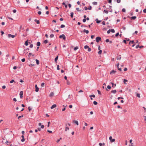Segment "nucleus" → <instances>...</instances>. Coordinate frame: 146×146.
Segmentation results:
<instances>
[{
  "label": "nucleus",
  "instance_id": "nucleus-1",
  "mask_svg": "<svg viewBox=\"0 0 146 146\" xmlns=\"http://www.w3.org/2000/svg\"><path fill=\"white\" fill-rule=\"evenodd\" d=\"M101 38L99 36H98L96 38V42H98L100 41H101Z\"/></svg>",
  "mask_w": 146,
  "mask_h": 146
},
{
  "label": "nucleus",
  "instance_id": "nucleus-2",
  "mask_svg": "<svg viewBox=\"0 0 146 146\" xmlns=\"http://www.w3.org/2000/svg\"><path fill=\"white\" fill-rule=\"evenodd\" d=\"M17 35V34H15V35H12L11 34H9L8 35V36L9 38L11 37L12 38H14Z\"/></svg>",
  "mask_w": 146,
  "mask_h": 146
},
{
  "label": "nucleus",
  "instance_id": "nucleus-3",
  "mask_svg": "<svg viewBox=\"0 0 146 146\" xmlns=\"http://www.w3.org/2000/svg\"><path fill=\"white\" fill-rule=\"evenodd\" d=\"M134 42L133 40L132 41H130L129 42V44L130 45L131 44H132V46L133 47H134L135 45V44H134Z\"/></svg>",
  "mask_w": 146,
  "mask_h": 146
},
{
  "label": "nucleus",
  "instance_id": "nucleus-4",
  "mask_svg": "<svg viewBox=\"0 0 146 146\" xmlns=\"http://www.w3.org/2000/svg\"><path fill=\"white\" fill-rule=\"evenodd\" d=\"M109 140H110V142L111 143L115 141V139H112V137L111 136H110L109 138Z\"/></svg>",
  "mask_w": 146,
  "mask_h": 146
},
{
  "label": "nucleus",
  "instance_id": "nucleus-5",
  "mask_svg": "<svg viewBox=\"0 0 146 146\" xmlns=\"http://www.w3.org/2000/svg\"><path fill=\"white\" fill-rule=\"evenodd\" d=\"M59 38H62L64 40H65L66 39V36L64 34H62V35H60L59 36Z\"/></svg>",
  "mask_w": 146,
  "mask_h": 146
},
{
  "label": "nucleus",
  "instance_id": "nucleus-6",
  "mask_svg": "<svg viewBox=\"0 0 146 146\" xmlns=\"http://www.w3.org/2000/svg\"><path fill=\"white\" fill-rule=\"evenodd\" d=\"M20 95V98H21L23 97V92L22 91H21L20 92L19 94Z\"/></svg>",
  "mask_w": 146,
  "mask_h": 146
},
{
  "label": "nucleus",
  "instance_id": "nucleus-7",
  "mask_svg": "<svg viewBox=\"0 0 146 146\" xmlns=\"http://www.w3.org/2000/svg\"><path fill=\"white\" fill-rule=\"evenodd\" d=\"M35 88H36V89H35V91L36 92H38V90H39V88L37 87V85H35Z\"/></svg>",
  "mask_w": 146,
  "mask_h": 146
},
{
  "label": "nucleus",
  "instance_id": "nucleus-8",
  "mask_svg": "<svg viewBox=\"0 0 146 146\" xmlns=\"http://www.w3.org/2000/svg\"><path fill=\"white\" fill-rule=\"evenodd\" d=\"M56 104H54L50 108L51 109H53L54 108H55L56 107Z\"/></svg>",
  "mask_w": 146,
  "mask_h": 146
},
{
  "label": "nucleus",
  "instance_id": "nucleus-9",
  "mask_svg": "<svg viewBox=\"0 0 146 146\" xmlns=\"http://www.w3.org/2000/svg\"><path fill=\"white\" fill-rule=\"evenodd\" d=\"M136 18V17L135 16H133L130 17L131 20H135Z\"/></svg>",
  "mask_w": 146,
  "mask_h": 146
},
{
  "label": "nucleus",
  "instance_id": "nucleus-10",
  "mask_svg": "<svg viewBox=\"0 0 146 146\" xmlns=\"http://www.w3.org/2000/svg\"><path fill=\"white\" fill-rule=\"evenodd\" d=\"M73 122L75 123L77 125H78V121L74 120L73 121Z\"/></svg>",
  "mask_w": 146,
  "mask_h": 146
},
{
  "label": "nucleus",
  "instance_id": "nucleus-11",
  "mask_svg": "<svg viewBox=\"0 0 146 146\" xmlns=\"http://www.w3.org/2000/svg\"><path fill=\"white\" fill-rule=\"evenodd\" d=\"M117 92V91L116 90H111V93H113V94H115Z\"/></svg>",
  "mask_w": 146,
  "mask_h": 146
},
{
  "label": "nucleus",
  "instance_id": "nucleus-12",
  "mask_svg": "<svg viewBox=\"0 0 146 146\" xmlns=\"http://www.w3.org/2000/svg\"><path fill=\"white\" fill-rule=\"evenodd\" d=\"M34 21L35 22H36V23L37 24H39L40 23V21L39 20H37L36 19H35L34 20Z\"/></svg>",
  "mask_w": 146,
  "mask_h": 146
},
{
  "label": "nucleus",
  "instance_id": "nucleus-13",
  "mask_svg": "<svg viewBox=\"0 0 146 146\" xmlns=\"http://www.w3.org/2000/svg\"><path fill=\"white\" fill-rule=\"evenodd\" d=\"M116 71H115L114 70H113L111 72L110 74H115L116 73Z\"/></svg>",
  "mask_w": 146,
  "mask_h": 146
},
{
  "label": "nucleus",
  "instance_id": "nucleus-14",
  "mask_svg": "<svg viewBox=\"0 0 146 146\" xmlns=\"http://www.w3.org/2000/svg\"><path fill=\"white\" fill-rule=\"evenodd\" d=\"M83 32H84L86 33V34H88L89 33V31L88 30H87L85 29H84L83 30Z\"/></svg>",
  "mask_w": 146,
  "mask_h": 146
},
{
  "label": "nucleus",
  "instance_id": "nucleus-15",
  "mask_svg": "<svg viewBox=\"0 0 146 146\" xmlns=\"http://www.w3.org/2000/svg\"><path fill=\"white\" fill-rule=\"evenodd\" d=\"M54 94L53 92H52L50 93V94L49 95V96L50 97L52 96H53Z\"/></svg>",
  "mask_w": 146,
  "mask_h": 146
},
{
  "label": "nucleus",
  "instance_id": "nucleus-16",
  "mask_svg": "<svg viewBox=\"0 0 146 146\" xmlns=\"http://www.w3.org/2000/svg\"><path fill=\"white\" fill-rule=\"evenodd\" d=\"M96 23H100L101 22V21H98V19H96Z\"/></svg>",
  "mask_w": 146,
  "mask_h": 146
},
{
  "label": "nucleus",
  "instance_id": "nucleus-17",
  "mask_svg": "<svg viewBox=\"0 0 146 146\" xmlns=\"http://www.w3.org/2000/svg\"><path fill=\"white\" fill-rule=\"evenodd\" d=\"M36 63L38 65L39 63V60H38L37 59H36Z\"/></svg>",
  "mask_w": 146,
  "mask_h": 146
},
{
  "label": "nucleus",
  "instance_id": "nucleus-18",
  "mask_svg": "<svg viewBox=\"0 0 146 146\" xmlns=\"http://www.w3.org/2000/svg\"><path fill=\"white\" fill-rule=\"evenodd\" d=\"M111 84H112V87H115V86H116V84H115L114 86L113 83L111 82Z\"/></svg>",
  "mask_w": 146,
  "mask_h": 146
},
{
  "label": "nucleus",
  "instance_id": "nucleus-19",
  "mask_svg": "<svg viewBox=\"0 0 146 146\" xmlns=\"http://www.w3.org/2000/svg\"><path fill=\"white\" fill-rule=\"evenodd\" d=\"M25 44L26 46H27L28 45V40H27L25 42Z\"/></svg>",
  "mask_w": 146,
  "mask_h": 146
},
{
  "label": "nucleus",
  "instance_id": "nucleus-20",
  "mask_svg": "<svg viewBox=\"0 0 146 146\" xmlns=\"http://www.w3.org/2000/svg\"><path fill=\"white\" fill-rule=\"evenodd\" d=\"M40 43L39 42H38L36 43V45L37 46H40Z\"/></svg>",
  "mask_w": 146,
  "mask_h": 146
},
{
  "label": "nucleus",
  "instance_id": "nucleus-21",
  "mask_svg": "<svg viewBox=\"0 0 146 146\" xmlns=\"http://www.w3.org/2000/svg\"><path fill=\"white\" fill-rule=\"evenodd\" d=\"M78 48V46H76L74 47V50L75 51Z\"/></svg>",
  "mask_w": 146,
  "mask_h": 146
},
{
  "label": "nucleus",
  "instance_id": "nucleus-22",
  "mask_svg": "<svg viewBox=\"0 0 146 146\" xmlns=\"http://www.w3.org/2000/svg\"><path fill=\"white\" fill-rule=\"evenodd\" d=\"M89 48V47L88 45H86L84 47V48L85 49H87V48Z\"/></svg>",
  "mask_w": 146,
  "mask_h": 146
},
{
  "label": "nucleus",
  "instance_id": "nucleus-23",
  "mask_svg": "<svg viewBox=\"0 0 146 146\" xmlns=\"http://www.w3.org/2000/svg\"><path fill=\"white\" fill-rule=\"evenodd\" d=\"M97 2H94L92 3V4L94 5H97Z\"/></svg>",
  "mask_w": 146,
  "mask_h": 146
},
{
  "label": "nucleus",
  "instance_id": "nucleus-24",
  "mask_svg": "<svg viewBox=\"0 0 146 146\" xmlns=\"http://www.w3.org/2000/svg\"><path fill=\"white\" fill-rule=\"evenodd\" d=\"M74 14V13L73 12H71L70 13V16L72 18L73 17V15Z\"/></svg>",
  "mask_w": 146,
  "mask_h": 146
},
{
  "label": "nucleus",
  "instance_id": "nucleus-25",
  "mask_svg": "<svg viewBox=\"0 0 146 146\" xmlns=\"http://www.w3.org/2000/svg\"><path fill=\"white\" fill-rule=\"evenodd\" d=\"M48 42V40H46L44 41V44H46Z\"/></svg>",
  "mask_w": 146,
  "mask_h": 146
},
{
  "label": "nucleus",
  "instance_id": "nucleus-26",
  "mask_svg": "<svg viewBox=\"0 0 146 146\" xmlns=\"http://www.w3.org/2000/svg\"><path fill=\"white\" fill-rule=\"evenodd\" d=\"M103 12L105 13L106 14H108V11L107 10H104L103 11Z\"/></svg>",
  "mask_w": 146,
  "mask_h": 146
},
{
  "label": "nucleus",
  "instance_id": "nucleus-27",
  "mask_svg": "<svg viewBox=\"0 0 146 146\" xmlns=\"http://www.w3.org/2000/svg\"><path fill=\"white\" fill-rule=\"evenodd\" d=\"M93 104L95 105H96L98 104V103L96 101H94L93 102Z\"/></svg>",
  "mask_w": 146,
  "mask_h": 146
},
{
  "label": "nucleus",
  "instance_id": "nucleus-28",
  "mask_svg": "<svg viewBox=\"0 0 146 146\" xmlns=\"http://www.w3.org/2000/svg\"><path fill=\"white\" fill-rule=\"evenodd\" d=\"M69 130V128L68 127H66L65 128V131H66L68 130Z\"/></svg>",
  "mask_w": 146,
  "mask_h": 146
},
{
  "label": "nucleus",
  "instance_id": "nucleus-29",
  "mask_svg": "<svg viewBox=\"0 0 146 146\" xmlns=\"http://www.w3.org/2000/svg\"><path fill=\"white\" fill-rule=\"evenodd\" d=\"M102 50H100V51L98 52V53L99 54H101L102 53Z\"/></svg>",
  "mask_w": 146,
  "mask_h": 146
},
{
  "label": "nucleus",
  "instance_id": "nucleus-30",
  "mask_svg": "<svg viewBox=\"0 0 146 146\" xmlns=\"http://www.w3.org/2000/svg\"><path fill=\"white\" fill-rule=\"evenodd\" d=\"M44 84H45L44 83H41V86L42 87H43L44 86Z\"/></svg>",
  "mask_w": 146,
  "mask_h": 146
},
{
  "label": "nucleus",
  "instance_id": "nucleus-31",
  "mask_svg": "<svg viewBox=\"0 0 146 146\" xmlns=\"http://www.w3.org/2000/svg\"><path fill=\"white\" fill-rule=\"evenodd\" d=\"M111 30V31L112 33H114L115 32V30L113 29H112Z\"/></svg>",
  "mask_w": 146,
  "mask_h": 146
},
{
  "label": "nucleus",
  "instance_id": "nucleus-32",
  "mask_svg": "<svg viewBox=\"0 0 146 146\" xmlns=\"http://www.w3.org/2000/svg\"><path fill=\"white\" fill-rule=\"evenodd\" d=\"M89 96L90 98H91L92 97H93V98H94L95 97V96L94 95H90Z\"/></svg>",
  "mask_w": 146,
  "mask_h": 146
},
{
  "label": "nucleus",
  "instance_id": "nucleus-33",
  "mask_svg": "<svg viewBox=\"0 0 146 146\" xmlns=\"http://www.w3.org/2000/svg\"><path fill=\"white\" fill-rule=\"evenodd\" d=\"M65 27V26L64 25H62L60 26V27L61 28H64Z\"/></svg>",
  "mask_w": 146,
  "mask_h": 146
},
{
  "label": "nucleus",
  "instance_id": "nucleus-34",
  "mask_svg": "<svg viewBox=\"0 0 146 146\" xmlns=\"http://www.w3.org/2000/svg\"><path fill=\"white\" fill-rule=\"evenodd\" d=\"M127 80H126L125 79H124V80H123V82H124V84H126V83H125V82H127Z\"/></svg>",
  "mask_w": 146,
  "mask_h": 146
},
{
  "label": "nucleus",
  "instance_id": "nucleus-35",
  "mask_svg": "<svg viewBox=\"0 0 146 146\" xmlns=\"http://www.w3.org/2000/svg\"><path fill=\"white\" fill-rule=\"evenodd\" d=\"M58 56H57L55 58V62H56L57 60L58 59Z\"/></svg>",
  "mask_w": 146,
  "mask_h": 146
},
{
  "label": "nucleus",
  "instance_id": "nucleus-36",
  "mask_svg": "<svg viewBox=\"0 0 146 146\" xmlns=\"http://www.w3.org/2000/svg\"><path fill=\"white\" fill-rule=\"evenodd\" d=\"M54 35L53 34H51V35H50V38H52L54 37Z\"/></svg>",
  "mask_w": 146,
  "mask_h": 146
},
{
  "label": "nucleus",
  "instance_id": "nucleus-37",
  "mask_svg": "<svg viewBox=\"0 0 146 146\" xmlns=\"http://www.w3.org/2000/svg\"><path fill=\"white\" fill-rule=\"evenodd\" d=\"M57 69L58 70H60L59 66V65H57Z\"/></svg>",
  "mask_w": 146,
  "mask_h": 146
},
{
  "label": "nucleus",
  "instance_id": "nucleus-38",
  "mask_svg": "<svg viewBox=\"0 0 146 146\" xmlns=\"http://www.w3.org/2000/svg\"><path fill=\"white\" fill-rule=\"evenodd\" d=\"M137 96L139 98L140 97V94L139 93H137Z\"/></svg>",
  "mask_w": 146,
  "mask_h": 146
},
{
  "label": "nucleus",
  "instance_id": "nucleus-39",
  "mask_svg": "<svg viewBox=\"0 0 146 146\" xmlns=\"http://www.w3.org/2000/svg\"><path fill=\"white\" fill-rule=\"evenodd\" d=\"M14 82H15L14 80H12L10 81V83H12Z\"/></svg>",
  "mask_w": 146,
  "mask_h": 146
},
{
  "label": "nucleus",
  "instance_id": "nucleus-40",
  "mask_svg": "<svg viewBox=\"0 0 146 146\" xmlns=\"http://www.w3.org/2000/svg\"><path fill=\"white\" fill-rule=\"evenodd\" d=\"M122 11L123 12H125L126 11L125 9L124 8H123L122 9Z\"/></svg>",
  "mask_w": 146,
  "mask_h": 146
},
{
  "label": "nucleus",
  "instance_id": "nucleus-41",
  "mask_svg": "<svg viewBox=\"0 0 146 146\" xmlns=\"http://www.w3.org/2000/svg\"><path fill=\"white\" fill-rule=\"evenodd\" d=\"M25 58H23L22 59H21V61L23 62H24L25 61Z\"/></svg>",
  "mask_w": 146,
  "mask_h": 146
},
{
  "label": "nucleus",
  "instance_id": "nucleus-42",
  "mask_svg": "<svg viewBox=\"0 0 146 146\" xmlns=\"http://www.w3.org/2000/svg\"><path fill=\"white\" fill-rule=\"evenodd\" d=\"M107 88L108 89H110L111 88V86H110V85H108L107 86Z\"/></svg>",
  "mask_w": 146,
  "mask_h": 146
},
{
  "label": "nucleus",
  "instance_id": "nucleus-43",
  "mask_svg": "<svg viewBox=\"0 0 146 146\" xmlns=\"http://www.w3.org/2000/svg\"><path fill=\"white\" fill-rule=\"evenodd\" d=\"M33 47V45L32 44H30L29 46V47L30 48H32Z\"/></svg>",
  "mask_w": 146,
  "mask_h": 146
},
{
  "label": "nucleus",
  "instance_id": "nucleus-44",
  "mask_svg": "<svg viewBox=\"0 0 146 146\" xmlns=\"http://www.w3.org/2000/svg\"><path fill=\"white\" fill-rule=\"evenodd\" d=\"M111 32V30L110 29L107 32V33L108 34H109Z\"/></svg>",
  "mask_w": 146,
  "mask_h": 146
},
{
  "label": "nucleus",
  "instance_id": "nucleus-45",
  "mask_svg": "<svg viewBox=\"0 0 146 146\" xmlns=\"http://www.w3.org/2000/svg\"><path fill=\"white\" fill-rule=\"evenodd\" d=\"M97 91L98 92V94L100 95L101 94V92L99 90H98Z\"/></svg>",
  "mask_w": 146,
  "mask_h": 146
},
{
  "label": "nucleus",
  "instance_id": "nucleus-46",
  "mask_svg": "<svg viewBox=\"0 0 146 146\" xmlns=\"http://www.w3.org/2000/svg\"><path fill=\"white\" fill-rule=\"evenodd\" d=\"M119 35V33H117L115 34V36L116 37H117V36H118Z\"/></svg>",
  "mask_w": 146,
  "mask_h": 146
},
{
  "label": "nucleus",
  "instance_id": "nucleus-47",
  "mask_svg": "<svg viewBox=\"0 0 146 146\" xmlns=\"http://www.w3.org/2000/svg\"><path fill=\"white\" fill-rule=\"evenodd\" d=\"M47 132H49L50 133H52V131L49 130H47Z\"/></svg>",
  "mask_w": 146,
  "mask_h": 146
},
{
  "label": "nucleus",
  "instance_id": "nucleus-48",
  "mask_svg": "<svg viewBox=\"0 0 146 146\" xmlns=\"http://www.w3.org/2000/svg\"><path fill=\"white\" fill-rule=\"evenodd\" d=\"M31 108L30 107H28V110L29 111H30L31 110Z\"/></svg>",
  "mask_w": 146,
  "mask_h": 146
},
{
  "label": "nucleus",
  "instance_id": "nucleus-49",
  "mask_svg": "<svg viewBox=\"0 0 146 146\" xmlns=\"http://www.w3.org/2000/svg\"><path fill=\"white\" fill-rule=\"evenodd\" d=\"M25 140V139L24 138H22V139H21V141L22 142H23Z\"/></svg>",
  "mask_w": 146,
  "mask_h": 146
},
{
  "label": "nucleus",
  "instance_id": "nucleus-50",
  "mask_svg": "<svg viewBox=\"0 0 146 146\" xmlns=\"http://www.w3.org/2000/svg\"><path fill=\"white\" fill-rule=\"evenodd\" d=\"M92 9V7L91 6H90L88 8V9L89 10H91Z\"/></svg>",
  "mask_w": 146,
  "mask_h": 146
},
{
  "label": "nucleus",
  "instance_id": "nucleus-51",
  "mask_svg": "<svg viewBox=\"0 0 146 146\" xmlns=\"http://www.w3.org/2000/svg\"><path fill=\"white\" fill-rule=\"evenodd\" d=\"M70 126V123L67 124L66 125V127H67L68 126Z\"/></svg>",
  "mask_w": 146,
  "mask_h": 146
},
{
  "label": "nucleus",
  "instance_id": "nucleus-52",
  "mask_svg": "<svg viewBox=\"0 0 146 146\" xmlns=\"http://www.w3.org/2000/svg\"><path fill=\"white\" fill-rule=\"evenodd\" d=\"M91 49L89 47L88 48V52H90L91 51Z\"/></svg>",
  "mask_w": 146,
  "mask_h": 146
},
{
  "label": "nucleus",
  "instance_id": "nucleus-53",
  "mask_svg": "<svg viewBox=\"0 0 146 146\" xmlns=\"http://www.w3.org/2000/svg\"><path fill=\"white\" fill-rule=\"evenodd\" d=\"M86 19H84L83 20V22L84 23L85 22H86Z\"/></svg>",
  "mask_w": 146,
  "mask_h": 146
},
{
  "label": "nucleus",
  "instance_id": "nucleus-54",
  "mask_svg": "<svg viewBox=\"0 0 146 146\" xmlns=\"http://www.w3.org/2000/svg\"><path fill=\"white\" fill-rule=\"evenodd\" d=\"M117 3H119L121 2V0H117Z\"/></svg>",
  "mask_w": 146,
  "mask_h": 146
},
{
  "label": "nucleus",
  "instance_id": "nucleus-55",
  "mask_svg": "<svg viewBox=\"0 0 146 146\" xmlns=\"http://www.w3.org/2000/svg\"><path fill=\"white\" fill-rule=\"evenodd\" d=\"M61 139H62V138H60L59 139H58L57 141V142L58 143L60 141V140Z\"/></svg>",
  "mask_w": 146,
  "mask_h": 146
},
{
  "label": "nucleus",
  "instance_id": "nucleus-56",
  "mask_svg": "<svg viewBox=\"0 0 146 146\" xmlns=\"http://www.w3.org/2000/svg\"><path fill=\"white\" fill-rule=\"evenodd\" d=\"M127 68H125L124 69V71H127Z\"/></svg>",
  "mask_w": 146,
  "mask_h": 146
},
{
  "label": "nucleus",
  "instance_id": "nucleus-57",
  "mask_svg": "<svg viewBox=\"0 0 146 146\" xmlns=\"http://www.w3.org/2000/svg\"><path fill=\"white\" fill-rule=\"evenodd\" d=\"M94 37V36L92 35L91 36V37L92 39H93Z\"/></svg>",
  "mask_w": 146,
  "mask_h": 146
},
{
  "label": "nucleus",
  "instance_id": "nucleus-58",
  "mask_svg": "<svg viewBox=\"0 0 146 146\" xmlns=\"http://www.w3.org/2000/svg\"><path fill=\"white\" fill-rule=\"evenodd\" d=\"M109 39H107L106 40V42H109Z\"/></svg>",
  "mask_w": 146,
  "mask_h": 146
},
{
  "label": "nucleus",
  "instance_id": "nucleus-59",
  "mask_svg": "<svg viewBox=\"0 0 146 146\" xmlns=\"http://www.w3.org/2000/svg\"><path fill=\"white\" fill-rule=\"evenodd\" d=\"M38 13L39 15H40L41 14V12L40 11H39L38 12Z\"/></svg>",
  "mask_w": 146,
  "mask_h": 146
},
{
  "label": "nucleus",
  "instance_id": "nucleus-60",
  "mask_svg": "<svg viewBox=\"0 0 146 146\" xmlns=\"http://www.w3.org/2000/svg\"><path fill=\"white\" fill-rule=\"evenodd\" d=\"M121 57H117V60H120V59H121Z\"/></svg>",
  "mask_w": 146,
  "mask_h": 146
},
{
  "label": "nucleus",
  "instance_id": "nucleus-61",
  "mask_svg": "<svg viewBox=\"0 0 146 146\" xmlns=\"http://www.w3.org/2000/svg\"><path fill=\"white\" fill-rule=\"evenodd\" d=\"M143 12L144 13H146V9H145L143 10Z\"/></svg>",
  "mask_w": 146,
  "mask_h": 146
},
{
  "label": "nucleus",
  "instance_id": "nucleus-62",
  "mask_svg": "<svg viewBox=\"0 0 146 146\" xmlns=\"http://www.w3.org/2000/svg\"><path fill=\"white\" fill-rule=\"evenodd\" d=\"M17 68V67L16 66H14L13 67V69H14V70H15Z\"/></svg>",
  "mask_w": 146,
  "mask_h": 146
},
{
  "label": "nucleus",
  "instance_id": "nucleus-63",
  "mask_svg": "<svg viewBox=\"0 0 146 146\" xmlns=\"http://www.w3.org/2000/svg\"><path fill=\"white\" fill-rule=\"evenodd\" d=\"M3 89H5V88H6V86H2V87Z\"/></svg>",
  "mask_w": 146,
  "mask_h": 146
},
{
  "label": "nucleus",
  "instance_id": "nucleus-64",
  "mask_svg": "<svg viewBox=\"0 0 146 146\" xmlns=\"http://www.w3.org/2000/svg\"><path fill=\"white\" fill-rule=\"evenodd\" d=\"M16 9H14L13 11V12L14 13H15L16 12Z\"/></svg>",
  "mask_w": 146,
  "mask_h": 146
}]
</instances>
